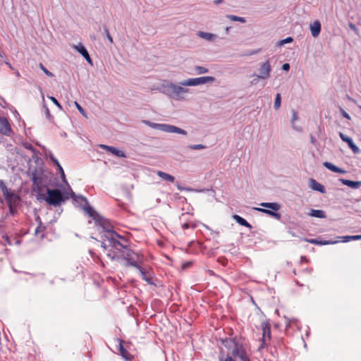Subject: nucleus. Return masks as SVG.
<instances>
[{"instance_id": "f257e3e1", "label": "nucleus", "mask_w": 361, "mask_h": 361, "mask_svg": "<svg viewBox=\"0 0 361 361\" xmlns=\"http://www.w3.org/2000/svg\"><path fill=\"white\" fill-rule=\"evenodd\" d=\"M35 163V165H30L27 171V176L32 182L33 191L37 194L44 190V188L57 185L52 173L46 169L43 161L37 158Z\"/></svg>"}, {"instance_id": "f03ea898", "label": "nucleus", "mask_w": 361, "mask_h": 361, "mask_svg": "<svg viewBox=\"0 0 361 361\" xmlns=\"http://www.w3.org/2000/svg\"><path fill=\"white\" fill-rule=\"evenodd\" d=\"M119 253L114 254L112 259L118 262H125L126 266H132L139 270V272L143 280L148 283H152V279L150 276H147V271L141 266L145 261V257L142 255L135 252L133 250H118Z\"/></svg>"}, {"instance_id": "7ed1b4c3", "label": "nucleus", "mask_w": 361, "mask_h": 361, "mask_svg": "<svg viewBox=\"0 0 361 361\" xmlns=\"http://www.w3.org/2000/svg\"><path fill=\"white\" fill-rule=\"evenodd\" d=\"M45 188L47 193H44V190H40L36 194L37 200L45 201L49 205L57 207L70 198L69 193L65 190L51 189L49 187Z\"/></svg>"}, {"instance_id": "20e7f679", "label": "nucleus", "mask_w": 361, "mask_h": 361, "mask_svg": "<svg viewBox=\"0 0 361 361\" xmlns=\"http://www.w3.org/2000/svg\"><path fill=\"white\" fill-rule=\"evenodd\" d=\"M103 231L101 232V247L102 248H116L118 245L121 248H128L127 240L125 237L120 235L111 228L102 226Z\"/></svg>"}, {"instance_id": "39448f33", "label": "nucleus", "mask_w": 361, "mask_h": 361, "mask_svg": "<svg viewBox=\"0 0 361 361\" xmlns=\"http://www.w3.org/2000/svg\"><path fill=\"white\" fill-rule=\"evenodd\" d=\"M185 85H181L171 82L165 81L159 87L161 93L166 94L169 97L175 100H185L188 94L190 93L188 88L185 87Z\"/></svg>"}, {"instance_id": "423d86ee", "label": "nucleus", "mask_w": 361, "mask_h": 361, "mask_svg": "<svg viewBox=\"0 0 361 361\" xmlns=\"http://www.w3.org/2000/svg\"><path fill=\"white\" fill-rule=\"evenodd\" d=\"M225 343V346L230 349V353L228 355H231V357H238L240 360H242L247 355L242 343L236 338L226 340Z\"/></svg>"}, {"instance_id": "0eeeda50", "label": "nucleus", "mask_w": 361, "mask_h": 361, "mask_svg": "<svg viewBox=\"0 0 361 361\" xmlns=\"http://www.w3.org/2000/svg\"><path fill=\"white\" fill-rule=\"evenodd\" d=\"M361 235H345V236H336L334 238H330L329 240L324 239H311L308 240V242L317 245H334L337 243H346L350 240H360Z\"/></svg>"}, {"instance_id": "6e6552de", "label": "nucleus", "mask_w": 361, "mask_h": 361, "mask_svg": "<svg viewBox=\"0 0 361 361\" xmlns=\"http://www.w3.org/2000/svg\"><path fill=\"white\" fill-rule=\"evenodd\" d=\"M260 205L263 207L268 208L269 209H267L264 208L256 207L255 210L259 211L260 212L267 214L272 217H274L276 219H280L281 217V214L276 212L280 209V204L277 202H262Z\"/></svg>"}, {"instance_id": "1a4fd4ad", "label": "nucleus", "mask_w": 361, "mask_h": 361, "mask_svg": "<svg viewBox=\"0 0 361 361\" xmlns=\"http://www.w3.org/2000/svg\"><path fill=\"white\" fill-rule=\"evenodd\" d=\"M150 126L154 129H157L166 133H178L183 135H187L186 130L173 125L152 123L150 124Z\"/></svg>"}, {"instance_id": "9d476101", "label": "nucleus", "mask_w": 361, "mask_h": 361, "mask_svg": "<svg viewBox=\"0 0 361 361\" xmlns=\"http://www.w3.org/2000/svg\"><path fill=\"white\" fill-rule=\"evenodd\" d=\"M215 81V78L212 76H202L195 78H188L180 82L181 85L197 86L208 82H213Z\"/></svg>"}, {"instance_id": "9b49d317", "label": "nucleus", "mask_w": 361, "mask_h": 361, "mask_svg": "<svg viewBox=\"0 0 361 361\" xmlns=\"http://www.w3.org/2000/svg\"><path fill=\"white\" fill-rule=\"evenodd\" d=\"M3 196L6 200L7 205H17L18 206L20 201V196L13 190H9L5 192Z\"/></svg>"}, {"instance_id": "f8f14e48", "label": "nucleus", "mask_w": 361, "mask_h": 361, "mask_svg": "<svg viewBox=\"0 0 361 361\" xmlns=\"http://www.w3.org/2000/svg\"><path fill=\"white\" fill-rule=\"evenodd\" d=\"M271 71V67L269 63V61L267 60V61L262 63L260 64L259 68V77L261 78V79L265 80L270 77V73Z\"/></svg>"}, {"instance_id": "ddd939ff", "label": "nucleus", "mask_w": 361, "mask_h": 361, "mask_svg": "<svg viewBox=\"0 0 361 361\" xmlns=\"http://www.w3.org/2000/svg\"><path fill=\"white\" fill-rule=\"evenodd\" d=\"M12 133V129L8 119L4 117H0V133L6 136H11Z\"/></svg>"}, {"instance_id": "4468645a", "label": "nucleus", "mask_w": 361, "mask_h": 361, "mask_svg": "<svg viewBox=\"0 0 361 361\" xmlns=\"http://www.w3.org/2000/svg\"><path fill=\"white\" fill-rule=\"evenodd\" d=\"M262 344L260 346L261 348L264 347L267 341H269L271 339V326L270 324L268 322H262Z\"/></svg>"}, {"instance_id": "2eb2a0df", "label": "nucleus", "mask_w": 361, "mask_h": 361, "mask_svg": "<svg viewBox=\"0 0 361 361\" xmlns=\"http://www.w3.org/2000/svg\"><path fill=\"white\" fill-rule=\"evenodd\" d=\"M73 49L80 53L89 63L92 64V59L87 49L81 43H79L77 45H74Z\"/></svg>"}, {"instance_id": "dca6fc26", "label": "nucleus", "mask_w": 361, "mask_h": 361, "mask_svg": "<svg viewBox=\"0 0 361 361\" xmlns=\"http://www.w3.org/2000/svg\"><path fill=\"white\" fill-rule=\"evenodd\" d=\"M99 147L101 149H106L108 152H110L114 155H115V156H116L118 157H121V158H126V153L124 152H123L121 150H119V149H116L114 147L108 146V145H100Z\"/></svg>"}, {"instance_id": "f3484780", "label": "nucleus", "mask_w": 361, "mask_h": 361, "mask_svg": "<svg viewBox=\"0 0 361 361\" xmlns=\"http://www.w3.org/2000/svg\"><path fill=\"white\" fill-rule=\"evenodd\" d=\"M309 186L312 190L319 192L322 194L326 192L324 186L313 178L310 179Z\"/></svg>"}, {"instance_id": "a211bd4d", "label": "nucleus", "mask_w": 361, "mask_h": 361, "mask_svg": "<svg viewBox=\"0 0 361 361\" xmlns=\"http://www.w3.org/2000/svg\"><path fill=\"white\" fill-rule=\"evenodd\" d=\"M82 209L85 211L90 216L96 221H99L100 216L99 214L87 202V204L82 206Z\"/></svg>"}, {"instance_id": "6ab92c4d", "label": "nucleus", "mask_w": 361, "mask_h": 361, "mask_svg": "<svg viewBox=\"0 0 361 361\" xmlns=\"http://www.w3.org/2000/svg\"><path fill=\"white\" fill-rule=\"evenodd\" d=\"M69 189L71 190V193H69L70 197H72L74 202L78 203L81 207L84 204H87L88 201L86 197L82 195H76L70 187Z\"/></svg>"}, {"instance_id": "aec40b11", "label": "nucleus", "mask_w": 361, "mask_h": 361, "mask_svg": "<svg viewBox=\"0 0 361 361\" xmlns=\"http://www.w3.org/2000/svg\"><path fill=\"white\" fill-rule=\"evenodd\" d=\"M119 341V352H120V355L122 356V357L125 360H130L133 357V356L131 355V354L124 348L123 345V341L121 339L118 340Z\"/></svg>"}, {"instance_id": "412c9836", "label": "nucleus", "mask_w": 361, "mask_h": 361, "mask_svg": "<svg viewBox=\"0 0 361 361\" xmlns=\"http://www.w3.org/2000/svg\"><path fill=\"white\" fill-rule=\"evenodd\" d=\"M310 29L312 37H317L321 32V23L319 21L316 20L313 23L310 24Z\"/></svg>"}, {"instance_id": "4be33fe9", "label": "nucleus", "mask_w": 361, "mask_h": 361, "mask_svg": "<svg viewBox=\"0 0 361 361\" xmlns=\"http://www.w3.org/2000/svg\"><path fill=\"white\" fill-rule=\"evenodd\" d=\"M291 113H292V117H291L290 123H291L292 128L297 132H300V133L302 132V127L298 126L295 125V121L298 120V112L295 110L293 109Z\"/></svg>"}, {"instance_id": "5701e85b", "label": "nucleus", "mask_w": 361, "mask_h": 361, "mask_svg": "<svg viewBox=\"0 0 361 361\" xmlns=\"http://www.w3.org/2000/svg\"><path fill=\"white\" fill-rule=\"evenodd\" d=\"M339 181H341L343 185H347L353 189H357L361 185V181H353L344 178H340Z\"/></svg>"}, {"instance_id": "b1692460", "label": "nucleus", "mask_w": 361, "mask_h": 361, "mask_svg": "<svg viewBox=\"0 0 361 361\" xmlns=\"http://www.w3.org/2000/svg\"><path fill=\"white\" fill-rule=\"evenodd\" d=\"M324 166L328 169L329 170L333 171V172H335V173H345V171H344L343 169L335 166L334 164L330 163V162H328V161H325L324 164Z\"/></svg>"}, {"instance_id": "393cba45", "label": "nucleus", "mask_w": 361, "mask_h": 361, "mask_svg": "<svg viewBox=\"0 0 361 361\" xmlns=\"http://www.w3.org/2000/svg\"><path fill=\"white\" fill-rule=\"evenodd\" d=\"M197 35L200 37L204 39L207 41H210V42L214 40L216 38V35L215 34L206 32H203V31H199L197 32Z\"/></svg>"}, {"instance_id": "a878e982", "label": "nucleus", "mask_w": 361, "mask_h": 361, "mask_svg": "<svg viewBox=\"0 0 361 361\" xmlns=\"http://www.w3.org/2000/svg\"><path fill=\"white\" fill-rule=\"evenodd\" d=\"M158 176L161 178L163 180L168 181L173 183L175 180L174 176H171V174L166 173L161 171H157Z\"/></svg>"}, {"instance_id": "bb28decb", "label": "nucleus", "mask_w": 361, "mask_h": 361, "mask_svg": "<svg viewBox=\"0 0 361 361\" xmlns=\"http://www.w3.org/2000/svg\"><path fill=\"white\" fill-rule=\"evenodd\" d=\"M233 219L240 226H243L245 227L250 228L252 227L250 224L248 223L245 219L243 218L242 216H240L239 215L235 214L233 216Z\"/></svg>"}, {"instance_id": "cd10ccee", "label": "nucleus", "mask_w": 361, "mask_h": 361, "mask_svg": "<svg viewBox=\"0 0 361 361\" xmlns=\"http://www.w3.org/2000/svg\"><path fill=\"white\" fill-rule=\"evenodd\" d=\"M310 215L314 217L323 219L326 217L325 212L321 209H311Z\"/></svg>"}, {"instance_id": "c85d7f7f", "label": "nucleus", "mask_w": 361, "mask_h": 361, "mask_svg": "<svg viewBox=\"0 0 361 361\" xmlns=\"http://www.w3.org/2000/svg\"><path fill=\"white\" fill-rule=\"evenodd\" d=\"M226 18L232 21H238L240 23H245V18L243 17H239L234 15H228Z\"/></svg>"}, {"instance_id": "c756f323", "label": "nucleus", "mask_w": 361, "mask_h": 361, "mask_svg": "<svg viewBox=\"0 0 361 361\" xmlns=\"http://www.w3.org/2000/svg\"><path fill=\"white\" fill-rule=\"evenodd\" d=\"M281 96L280 93H278L276 95V98H275V101H274V109L276 110H278L281 106Z\"/></svg>"}, {"instance_id": "7c9ffc66", "label": "nucleus", "mask_w": 361, "mask_h": 361, "mask_svg": "<svg viewBox=\"0 0 361 361\" xmlns=\"http://www.w3.org/2000/svg\"><path fill=\"white\" fill-rule=\"evenodd\" d=\"M339 136L343 142H345L348 144V145L353 142V140L351 137L345 135V134H343L341 132H339Z\"/></svg>"}, {"instance_id": "2f4dec72", "label": "nucleus", "mask_w": 361, "mask_h": 361, "mask_svg": "<svg viewBox=\"0 0 361 361\" xmlns=\"http://www.w3.org/2000/svg\"><path fill=\"white\" fill-rule=\"evenodd\" d=\"M195 70L199 75L207 73L209 71L208 68L200 66H196Z\"/></svg>"}, {"instance_id": "473e14b6", "label": "nucleus", "mask_w": 361, "mask_h": 361, "mask_svg": "<svg viewBox=\"0 0 361 361\" xmlns=\"http://www.w3.org/2000/svg\"><path fill=\"white\" fill-rule=\"evenodd\" d=\"M45 156L49 158L54 164L56 163L58 161L50 150L45 149Z\"/></svg>"}, {"instance_id": "72a5a7b5", "label": "nucleus", "mask_w": 361, "mask_h": 361, "mask_svg": "<svg viewBox=\"0 0 361 361\" xmlns=\"http://www.w3.org/2000/svg\"><path fill=\"white\" fill-rule=\"evenodd\" d=\"M188 148L194 150H200V149H204L206 148V146L202 144H197V145H189L188 146Z\"/></svg>"}, {"instance_id": "f704fd0d", "label": "nucleus", "mask_w": 361, "mask_h": 361, "mask_svg": "<svg viewBox=\"0 0 361 361\" xmlns=\"http://www.w3.org/2000/svg\"><path fill=\"white\" fill-rule=\"evenodd\" d=\"M40 69L49 77H54V75L50 72L42 63H39Z\"/></svg>"}, {"instance_id": "c9c22d12", "label": "nucleus", "mask_w": 361, "mask_h": 361, "mask_svg": "<svg viewBox=\"0 0 361 361\" xmlns=\"http://www.w3.org/2000/svg\"><path fill=\"white\" fill-rule=\"evenodd\" d=\"M284 319L286 320L285 322H286V328L290 327L291 324L293 323H296L297 322V319H289L287 317H284Z\"/></svg>"}, {"instance_id": "e433bc0d", "label": "nucleus", "mask_w": 361, "mask_h": 361, "mask_svg": "<svg viewBox=\"0 0 361 361\" xmlns=\"http://www.w3.org/2000/svg\"><path fill=\"white\" fill-rule=\"evenodd\" d=\"M293 41V37H288L282 40H280L279 42H278V44L281 46V45H283L285 44H288V43H290Z\"/></svg>"}, {"instance_id": "4c0bfd02", "label": "nucleus", "mask_w": 361, "mask_h": 361, "mask_svg": "<svg viewBox=\"0 0 361 361\" xmlns=\"http://www.w3.org/2000/svg\"><path fill=\"white\" fill-rule=\"evenodd\" d=\"M0 189L1 190L3 195L9 190L2 180H0Z\"/></svg>"}, {"instance_id": "58836bf2", "label": "nucleus", "mask_w": 361, "mask_h": 361, "mask_svg": "<svg viewBox=\"0 0 361 361\" xmlns=\"http://www.w3.org/2000/svg\"><path fill=\"white\" fill-rule=\"evenodd\" d=\"M43 108L44 109L46 117L49 120H50L52 118V116L51 115V113H50V111H49V108L47 107V106L45 104H43Z\"/></svg>"}, {"instance_id": "ea45409f", "label": "nucleus", "mask_w": 361, "mask_h": 361, "mask_svg": "<svg viewBox=\"0 0 361 361\" xmlns=\"http://www.w3.org/2000/svg\"><path fill=\"white\" fill-rule=\"evenodd\" d=\"M75 105L79 111V112L82 114L83 116H86L85 111L77 102H75Z\"/></svg>"}, {"instance_id": "a19ab883", "label": "nucleus", "mask_w": 361, "mask_h": 361, "mask_svg": "<svg viewBox=\"0 0 361 361\" xmlns=\"http://www.w3.org/2000/svg\"><path fill=\"white\" fill-rule=\"evenodd\" d=\"M49 98L51 100V102L60 109H62V106L60 104V103L58 102V100L54 97H49Z\"/></svg>"}, {"instance_id": "79ce46f5", "label": "nucleus", "mask_w": 361, "mask_h": 361, "mask_svg": "<svg viewBox=\"0 0 361 361\" xmlns=\"http://www.w3.org/2000/svg\"><path fill=\"white\" fill-rule=\"evenodd\" d=\"M9 209V212L11 214L14 215L16 213V209L17 208V205H8Z\"/></svg>"}, {"instance_id": "37998d69", "label": "nucleus", "mask_w": 361, "mask_h": 361, "mask_svg": "<svg viewBox=\"0 0 361 361\" xmlns=\"http://www.w3.org/2000/svg\"><path fill=\"white\" fill-rule=\"evenodd\" d=\"M23 145L27 149L35 152V147L31 144L26 142Z\"/></svg>"}, {"instance_id": "c03bdc74", "label": "nucleus", "mask_w": 361, "mask_h": 361, "mask_svg": "<svg viewBox=\"0 0 361 361\" xmlns=\"http://www.w3.org/2000/svg\"><path fill=\"white\" fill-rule=\"evenodd\" d=\"M219 361H235L231 355H227L225 359L220 358Z\"/></svg>"}, {"instance_id": "a18cd8bd", "label": "nucleus", "mask_w": 361, "mask_h": 361, "mask_svg": "<svg viewBox=\"0 0 361 361\" xmlns=\"http://www.w3.org/2000/svg\"><path fill=\"white\" fill-rule=\"evenodd\" d=\"M181 228L183 230H185V229H188V228H190V223H189V222H184V223H183L182 225H181Z\"/></svg>"}, {"instance_id": "49530a36", "label": "nucleus", "mask_w": 361, "mask_h": 361, "mask_svg": "<svg viewBox=\"0 0 361 361\" xmlns=\"http://www.w3.org/2000/svg\"><path fill=\"white\" fill-rule=\"evenodd\" d=\"M105 33H106L107 39L109 40V42L111 43H112L113 42V38L111 37V36L108 29H106V28L105 29Z\"/></svg>"}, {"instance_id": "de8ad7c7", "label": "nucleus", "mask_w": 361, "mask_h": 361, "mask_svg": "<svg viewBox=\"0 0 361 361\" xmlns=\"http://www.w3.org/2000/svg\"><path fill=\"white\" fill-rule=\"evenodd\" d=\"M350 149L353 152V153H355V154H358L360 152V149H359V147L355 144Z\"/></svg>"}, {"instance_id": "09e8293b", "label": "nucleus", "mask_w": 361, "mask_h": 361, "mask_svg": "<svg viewBox=\"0 0 361 361\" xmlns=\"http://www.w3.org/2000/svg\"><path fill=\"white\" fill-rule=\"evenodd\" d=\"M350 149L353 152V153H355V154H358L360 152V149H359V147L355 144Z\"/></svg>"}, {"instance_id": "8fccbe9b", "label": "nucleus", "mask_w": 361, "mask_h": 361, "mask_svg": "<svg viewBox=\"0 0 361 361\" xmlns=\"http://www.w3.org/2000/svg\"><path fill=\"white\" fill-rule=\"evenodd\" d=\"M192 264V262H185L182 264V269H185L188 267H190Z\"/></svg>"}, {"instance_id": "3c124183", "label": "nucleus", "mask_w": 361, "mask_h": 361, "mask_svg": "<svg viewBox=\"0 0 361 361\" xmlns=\"http://www.w3.org/2000/svg\"><path fill=\"white\" fill-rule=\"evenodd\" d=\"M341 115L347 119H350V115L343 109H341Z\"/></svg>"}, {"instance_id": "603ef678", "label": "nucleus", "mask_w": 361, "mask_h": 361, "mask_svg": "<svg viewBox=\"0 0 361 361\" xmlns=\"http://www.w3.org/2000/svg\"><path fill=\"white\" fill-rule=\"evenodd\" d=\"M261 79L260 77H259V75H256L255 78L251 81L252 85H255L258 82L259 80Z\"/></svg>"}, {"instance_id": "864d4df0", "label": "nucleus", "mask_w": 361, "mask_h": 361, "mask_svg": "<svg viewBox=\"0 0 361 361\" xmlns=\"http://www.w3.org/2000/svg\"><path fill=\"white\" fill-rule=\"evenodd\" d=\"M282 69L283 71H289L290 69V65L287 63H284L283 66H282Z\"/></svg>"}, {"instance_id": "5fc2aeb1", "label": "nucleus", "mask_w": 361, "mask_h": 361, "mask_svg": "<svg viewBox=\"0 0 361 361\" xmlns=\"http://www.w3.org/2000/svg\"><path fill=\"white\" fill-rule=\"evenodd\" d=\"M54 164L57 166V169L59 171V172H62V171H64L62 166H61V164H59V161H57L56 163H54Z\"/></svg>"}, {"instance_id": "6e6d98bb", "label": "nucleus", "mask_w": 361, "mask_h": 361, "mask_svg": "<svg viewBox=\"0 0 361 361\" xmlns=\"http://www.w3.org/2000/svg\"><path fill=\"white\" fill-rule=\"evenodd\" d=\"M60 174H61V178L63 182L65 183H68L67 180H66V176H65L64 171L61 172Z\"/></svg>"}, {"instance_id": "4d7b16f0", "label": "nucleus", "mask_w": 361, "mask_h": 361, "mask_svg": "<svg viewBox=\"0 0 361 361\" xmlns=\"http://www.w3.org/2000/svg\"><path fill=\"white\" fill-rule=\"evenodd\" d=\"M60 174H61V178L63 182L65 183H68L67 180H66V176H65L64 171L61 172Z\"/></svg>"}, {"instance_id": "13d9d810", "label": "nucleus", "mask_w": 361, "mask_h": 361, "mask_svg": "<svg viewBox=\"0 0 361 361\" xmlns=\"http://www.w3.org/2000/svg\"><path fill=\"white\" fill-rule=\"evenodd\" d=\"M186 190H188V191H195V192H204V191L207 190L205 189L194 190V189H192V188H187Z\"/></svg>"}, {"instance_id": "bf43d9fd", "label": "nucleus", "mask_w": 361, "mask_h": 361, "mask_svg": "<svg viewBox=\"0 0 361 361\" xmlns=\"http://www.w3.org/2000/svg\"><path fill=\"white\" fill-rule=\"evenodd\" d=\"M310 141L312 144H314L316 142V139L314 138V137L312 135H310Z\"/></svg>"}, {"instance_id": "052dcab7", "label": "nucleus", "mask_w": 361, "mask_h": 361, "mask_svg": "<svg viewBox=\"0 0 361 361\" xmlns=\"http://www.w3.org/2000/svg\"><path fill=\"white\" fill-rule=\"evenodd\" d=\"M197 226V223H190V228H195Z\"/></svg>"}, {"instance_id": "680f3d73", "label": "nucleus", "mask_w": 361, "mask_h": 361, "mask_svg": "<svg viewBox=\"0 0 361 361\" xmlns=\"http://www.w3.org/2000/svg\"><path fill=\"white\" fill-rule=\"evenodd\" d=\"M241 361H250L248 355L244 357L242 360H240Z\"/></svg>"}, {"instance_id": "e2e57ef3", "label": "nucleus", "mask_w": 361, "mask_h": 361, "mask_svg": "<svg viewBox=\"0 0 361 361\" xmlns=\"http://www.w3.org/2000/svg\"><path fill=\"white\" fill-rule=\"evenodd\" d=\"M307 259L305 257H301V262H307Z\"/></svg>"}, {"instance_id": "0e129e2a", "label": "nucleus", "mask_w": 361, "mask_h": 361, "mask_svg": "<svg viewBox=\"0 0 361 361\" xmlns=\"http://www.w3.org/2000/svg\"><path fill=\"white\" fill-rule=\"evenodd\" d=\"M188 213H184L182 214L181 216L180 217V220H182L185 216H188Z\"/></svg>"}, {"instance_id": "69168bd1", "label": "nucleus", "mask_w": 361, "mask_h": 361, "mask_svg": "<svg viewBox=\"0 0 361 361\" xmlns=\"http://www.w3.org/2000/svg\"><path fill=\"white\" fill-rule=\"evenodd\" d=\"M222 2H223V0H216V1H214V3H215L216 4H219L222 3Z\"/></svg>"}, {"instance_id": "338daca9", "label": "nucleus", "mask_w": 361, "mask_h": 361, "mask_svg": "<svg viewBox=\"0 0 361 361\" xmlns=\"http://www.w3.org/2000/svg\"><path fill=\"white\" fill-rule=\"evenodd\" d=\"M212 234H214V237H216V236L219 235V233L218 232H213V231H212Z\"/></svg>"}, {"instance_id": "774afa93", "label": "nucleus", "mask_w": 361, "mask_h": 361, "mask_svg": "<svg viewBox=\"0 0 361 361\" xmlns=\"http://www.w3.org/2000/svg\"><path fill=\"white\" fill-rule=\"evenodd\" d=\"M355 145L354 142H353L352 143H350V145H348V147L350 148H352L353 147V145Z\"/></svg>"}]
</instances>
